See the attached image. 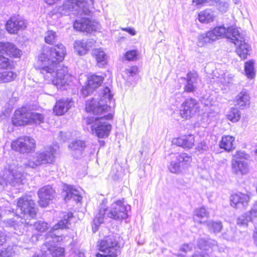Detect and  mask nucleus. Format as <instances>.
<instances>
[{"instance_id": "obj_54", "label": "nucleus", "mask_w": 257, "mask_h": 257, "mask_svg": "<svg viewBox=\"0 0 257 257\" xmlns=\"http://www.w3.org/2000/svg\"><path fill=\"white\" fill-rule=\"evenodd\" d=\"M193 245L191 243L184 244L180 248V250L184 252H188L192 250Z\"/></svg>"}, {"instance_id": "obj_34", "label": "nucleus", "mask_w": 257, "mask_h": 257, "mask_svg": "<svg viewBox=\"0 0 257 257\" xmlns=\"http://www.w3.org/2000/svg\"><path fill=\"white\" fill-rule=\"evenodd\" d=\"M75 51L80 56L84 55L88 51L84 40H76L74 43Z\"/></svg>"}, {"instance_id": "obj_31", "label": "nucleus", "mask_w": 257, "mask_h": 257, "mask_svg": "<svg viewBox=\"0 0 257 257\" xmlns=\"http://www.w3.org/2000/svg\"><path fill=\"white\" fill-rule=\"evenodd\" d=\"M235 138L231 136H223L219 143V147L226 151H230L235 148Z\"/></svg>"}, {"instance_id": "obj_27", "label": "nucleus", "mask_w": 257, "mask_h": 257, "mask_svg": "<svg viewBox=\"0 0 257 257\" xmlns=\"http://www.w3.org/2000/svg\"><path fill=\"white\" fill-rule=\"evenodd\" d=\"M216 17V12L210 9L200 12L198 14V20L202 23L208 24L213 22Z\"/></svg>"}, {"instance_id": "obj_7", "label": "nucleus", "mask_w": 257, "mask_h": 257, "mask_svg": "<svg viewBox=\"0 0 257 257\" xmlns=\"http://www.w3.org/2000/svg\"><path fill=\"white\" fill-rule=\"evenodd\" d=\"M118 242L113 235L104 237L97 241V247L101 252L96 254L97 257H117Z\"/></svg>"}, {"instance_id": "obj_50", "label": "nucleus", "mask_w": 257, "mask_h": 257, "mask_svg": "<svg viewBox=\"0 0 257 257\" xmlns=\"http://www.w3.org/2000/svg\"><path fill=\"white\" fill-rule=\"evenodd\" d=\"M218 9L221 12H226L228 9L229 4L228 3L223 1L217 2L216 4Z\"/></svg>"}, {"instance_id": "obj_61", "label": "nucleus", "mask_w": 257, "mask_h": 257, "mask_svg": "<svg viewBox=\"0 0 257 257\" xmlns=\"http://www.w3.org/2000/svg\"><path fill=\"white\" fill-rule=\"evenodd\" d=\"M206 1V5H214L217 4V2L216 0H205Z\"/></svg>"}, {"instance_id": "obj_63", "label": "nucleus", "mask_w": 257, "mask_h": 257, "mask_svg": "<svg viewBox=\"0 0 257 257\" xmlns=\"http://www.w3.org/2000/svg\"><path fill=\"white\" fill-rule=\"evenodd\" d=\"M46 256L45 253L43 254V255H34L33 257H44Z\"/></svg>"}, {"instance_id": "obj_45", "label": "nucleus", "mask_w": 257, "mask_h": 257, "mask_svg": "<svg viewBox=\"0 0 257 257\" xmlns=\"http://www.w3.org/2000/svg\"><path fill=\"white\" fill-rule=\"evenodd\" d=\"M169 170L173 173L179 174L184 169L177 161H172L168 167Z\"/></svg>"}, {"instance_id": "obj_4", "label": "nucleus", "mask_w": 257, "mask_h": 257, "mask_svg": "<svg viewBox=\"0 0 257 257\" xmlns=\"http://www.w3.org/2000/svg\"><path fill=\"white\" fill-rule=\"evenodd\" d=\"M113 98V95L108 87H105L99 95V98H92L86 103L85 109L87 112L94 114H99L107 112L110 107L107 105Z\"/></svg>"}, {"instance_id": "obj_25", "label": "nucleus", "mask_w": 257, "mask_h": 257, "mask_svg": "<svg viewBox=\"0 0 257 257\" xmlns=\"http://www.w3.org/2000/svg\"><path fill=\"white\" fill-rule=\"evenodd\" d=\"M250 97L247 91L243 89L236 96V105L241 109L248 107L250 103Z\"/></svg>"}, {"instance_id": "obj_53", "label": "nucleus", "mask_w": 257, "mask_h": 257, "mask_svg": "<svg viewBox=\"0 0 257 257\" xmlns=\"http://www.w3.org/2000/svg\"><path fill=\"white\" fill-rule=\"evenodd\" d=\"M196 149L198 151L203 153L208 150V147L205 142H201L197 145Z\"/></svg>"}, {"instance_id": "obj_23", "label": "nucleus", "mask_w": 257, "mask_h": 257, "mask_svg": "<svg viewBox=\"0 0 257 257\" xmlns=\"http://www.w3.org/2000/svg\"><path fill=\"white\" fill-rule=\"evenodd\" d=\"M195 139L192 135L184 136L172 140V144L185 149H190L194 146Z\"/></svg>"}, {"instance_id": "obj_18", "label": "nucleus", "mask_w": 257, "mask_h": 257, "mask_svg": "<svg viewBox=\"0 0 257 257\" xmlns=\"http://www.w3.org/2000/svg\"><path fill=\"white\" fill-rule=\"evenodd\" d=\"M249 200V195L241 192L233 194L230 197L231 206L236 209L246 208Z\"/></svg>"}, {"instance_id": "obj_9", "label": "nucleus", "mask_w": 257, "mask_h": 257, "mask_svg": "<svg viewBox=\"0 0 257 257\" xmlns=\"http://www.w3.org/2000/svg\"><path fill=\"white\" fill-rule=\"evenodd\" d=\"M17 207V210H19L24 217H35L37 209L30 196L25 195L20 197L18 200Z\"/></svg>"}, {"instance_id": "obj_58", "label": "nucleus", "mask_w": 257, "mask_h": 257, "mask_svg": "<svg viewBox=\"0 0 257 257\" xmlns=\"http://www.w3.org/2000/svg\"><path fill=\"white\" fill-rule=\"evenodd\" d=\"M193 3L197 6L206 5L205 0H193Z\"/></svg>"}, {"instance_id": "obj_43", "label": "nucleus", "mask_w": 257, "mask_h": 257, "mask_svg": "<svg viewBox=\"0 0 257 257\" xmlns=\"http://www.w3.org/2000/svg\"><path fill=\"white\" fill-rule=\"evenodd\" d=\"M15 253L13 246L9 245L7 248L0 249V257H13Z\"/></svg>"}, {"instance_id": "obj_5", "label": "nucleus", "mask_w": 257, "mask_h": 257, "mask_svg": "<svg viewBox=\"0 0 257 257\" xmlns=\"http://www.w3.org/2000/svg\"><path fill=\"white\" fill-rule=\"evenodd\" d=\"M56 152L53 146L45 147L43 150L32 155L25 165L27 167L34 169L42 165L52 164L55 161Z\"/></svg>"}, {"instance_id": "obj_17", "label": "nucleus", "mask_w": 257, "mask_h": 257, "mask_svg": "<svg viewBox=\"0 0 257 257\" xmlns=\"http://www.w3.org/2000/svg\"><path fill=\"white\" fill-rule=\"evenodd\" d=\"M38 195L39 198V205L44 207L48 204L50 200L54 198L55 190L50 185L45 186L39 190Z\"/></svg>"}, {"instance_id": "obj_42", "label": "nucleus", "mask_w": 257, "mask_h": 257, "mask_svg": "<svg viewBox=\"0 0 257 257\" xmlns=\"http://www.w3.org/2000/svg\"><path fill=\"white\" fill-rule=\"evenodd\" d=\"M86 145L84 141L76 140L71 143L69 147L73 151H78L80 153L85 148Z\"/></svg>"}, {"instance_id": "obj_13", "label": "nucleus", "mask_w": 257, "mask_h": 257, "mask_svg": "<svg viewBox=\"0 0 257 257\" xmlns=\"http://www.w3.org/2000/svg\"><path fill=\"white\" fill-rule=\"evenodd\" d=\"M11 147L13 150L21 153H29L35 148V141L33 139L26 136L12 142Z\"/></svg>"}, {"instance_id": "obj_62", "label": "nucleus", "mask_w": 257, "mask_h": 257, "mask_svg": "<svg viewBox=\"0 0 257 257\" xmlns=\"http://www.w3.org/2000/svg\"><path fill=\"white\" fill-rule=\"evenodd\" d=\"M253 237L255 244L257 245V226L255 228V230L253 234Z\"/></svg>"}, {"instance_id": "obj_48", "label": "nucleus", "mask_w": 257, "mask_h": 257, "mask_svg": "<svg viewBox=\"0 0 257 257\" xmlns=\"http://www.w3.org/2000/svg\"><path fill=\"white\" fill-rule=\"evenodd\" d=\"M234 76L230 74H224L223 77L221 78V82L223 85L228 86L232 84L233 82Z\"/></svg>"}, {"instance_id": "obj_8", "label": "nucleus", "mask_w": 257, "mask_h": 257, "mask_svg": "<svg viewBox=\"0 0 257 257\" xmlns=\"http://www.w3.org/2000/svg\"><path fill=\"white\" fill-rule=\"evenodd\" d=\"M93 4V0H68L60 6L58 12L63 15H67L70 12H82L84 14L89 15V8Z\"/></svg>"}, {"instance_id": "obj_56", "label": "nucleus", "mask_w": 257, "mask_h": 257, "mask_svg": "<svg viewBox=\"0 0 257 257\" xmlns=\"http://www.w3.org/2000/svg\"><path fill=\"white\" fill-rule=\"evenodd\" d=\"M250 214L253 217H257V201L255 202L250 210Z\"/></svg>"}, {"instance_id": "obj_3", "label": "nucleus", "mask_w": 257, "mask_h": 257, "mask_svg": "<svg viewBox=\"0 0 257 257\" xmlns=\"http://www.w3.org/2000/svg\"><path fill=\"white\" fill-rule=\"evenodd\" d=\"M217 38L225 37L236 47V52L242 59H245L250 50V47L245 41L244 36L236 28L219 26L214 28Z\"/></svg>"}, {"instance_id": "obj_41", "label": "nucleus", "mask_w": 257, "mask_h": 257, "mask_svg": "<svg viewBox=\"0 0 257 257\" xmlns=\"http://www.w3.org/2000/svg\"><path fill=\"white\" fill-rule=\"evenodd\" d=\"M227 118L233 122H237L240 118V112L236 107H232L227 115Z\"/></svg>"}, {"instance_id": "obj_40", "label": "nucleus", "mask_w": 257, "mask_h": 257, "mask_svg": "<svg viewBox=\"0 0 257 257\" xmlns=\"http://www.w3.org/2000/svg\"><path fill=\"white\" fill-rule=\"evenodd\" d=\"M244 71L245 75L248 78L252 79L255 76L253 61L250 60L245 63Z\"/></svg>"}, {"instance_id": "obj_36", "label": "nucleus", "mask_w": 257, "mask_h": 257, "mask_svg": "<svg viewBox=\"0 0 257 257\" xmlns=\"http://www.w3.org/2000/svg\"><path fill=\"white\" fill-rule=\"evenodd\" d=\"M30 115L28 124L44 122V116L42 114L30 110Z\"/></svg>"}, {"instance_id": "obj_11", "label": "nucleus", "mask_w": 257, "mask_h": 257, "mask_svg": "<svg viewBox=\"0 0 257 257\" xmlns=\"http://www.w3.org/2000/svg\"><path fill=\"white\" fill-rule=\"evenodd\" d=\"M24 178L22 168L19 167L16 169H11L7 181L2 178H0V191L3 190L8 183L14 187L20 188V186L24 184Z\"/></svg>"}, {"instance_id": "obj_39", "label": "nucleus", "mask_w": 257, "mask_h": 257, "mask_svg": "<svg viewBox=\"0 0 257 257\" xmlns=\"http://www.w3.org/2000/svg\"><path fill=\"white\" fill-rule=\"evenodd\" d=\"M207 226L209 231L214 233H217L221 230L222 225L221 222L209 221L207 222Z\"/></svg>"}, {"instance_id": "obj_21", "label": "nucleus", "mask_w": 257, "mask_h": 257, "mask_svg": "<svg viewBox=\"0 0 257 257\" xmlns=\"http://www.w3.org/2000/svg\"><path fill=\"white\" fill-rule=\"evenodd\" d=\"M74 104L72 100L69 98H63L56 101L53 108L57 115H62L66 113Z\"/></svg>"}, {"instance_id": "obj_6", "label": "nucleus", "mask_w": 257, "mask_h": 257, "mask_svg": "<svg viewBox=\"0 0 257 257\" xmlns=\"http://www.w3.org/2000/svg\"><path fill=\"white\" fill-rule=\"evenodd\" d=\"M113 118V114L108 113L103 117H90L86 118V124L91 125V131L99 138H106L109 136L111 129V125L104 119L111 120Z\"/></svg>"}, {"instance_id": "obj_29", "label": "nucleus", "mask_w": 257, "mask_h": 257, "mask_svg": "<svg viewBox=\"0 0 257 257\" xmlns=\"http://www.w3.org/2000/svg\"><path fill=\"white\" fill-rule=\"evenodd\" d=\"M217 39L218 38L214 31V29L206 33L200 34L198 36L199 45L200 46H203L204 44L210 43Z\"/></svg>"}, {"instance_id": "obj_1", "label": "nucleus", "mask_w": 257, "mask_h": 257, "mask_svg": "<svg viewBox=\"0 0 257 257\" xmlns=\"http://www.w3.org/2000/svg\"><path fill=\"white\" fill-rule=\"evenodd\" d=\"M66 54L65 46L59 44L46 49L39 57V61L44 65L41 69L44 78L61 90L67 89L72 83V77L68 73L67 67L59 64Z\"/></svg>"}, {"instance_id": "obj_33", "label": "nucleus", "mask_w": 257, "mask_h": 257, "mask_svg": "<svg viewBox=\"0 0 257 257\" xmlns=\"http://www.w3.org/2000/svg\"><path fill=\"white\" fill-rule=\"evenodd\" d=\"M176 161L182 166V168H186L191 163V156L185 153L178 154L176 156Z\"/></svg>"}, {"instance_id": "obj_51", "label": "nucleus", "mask_w": 257, "mask_h": 257, "mask_svg": "<svg viewBox=\"0 0 257 257\" xmlns=\"http://www.w3.org/2000/svg\"><path fill=\"white\" fill-rule=\"evenodd\" d=\"M138 51L136 50H131L125 53V58L127 60H134L137 59Z\"/></svg>"}, {"instance_id": "obj_46", "label": "nucleus", "mask_w": 257, "mask_h": 257, "mask_svg": "<svg viewBox=\"0 0 257 257\" xmlns=\"http://www.w3.org/2000/svg\"><path fill=\"white\" fill-rule=\"evenodd\" d=\"M56 40V35L55 32L53 31L48 30L46 32L45 35V41L49 44H53Z\"/></svg>"}, {"instance_id": "obj_55", "label": "nucleus", "mask_w": 257, "mask_h": 257, "mask_svg": "<svg viewBox=\"0 0 257 257\" xmlns=\"http://www.w3.org/2000/svg\"><path fill=\"white\" fill-rule=\"evenodd\" d=\"M7 234L5 232L0 231V245H3L7 241Z\"/></svg>"}, {"instance_id": "obj_19", "label": "nucleus", "mask_w": 257, "mask_h": 257, "mask_svg": "<svg viewBox=\"0 0 257 257\" xmlns=\"http://www.w3.org/2000/svg\"><path fill=\"white\" fill-rule=\"evenodd\" d=\"M30 115V110L26 107H22L17 109L12 117V123L16 126L28 124Z\"/></svg>"}, {"instance_id": "obj_37", "label": "nucleus", "mask_w": 257, "mask_h": 257, "mask_svg": "<svg viewBox=\"0 0 257 257\" xmlns=\"http://www.w3.org/2000/svg\"><path fill=\"white\" fill-rule=\"evenodd\" d=\"M194 215L195 219L198 221L200 223H202L203 221L201 220L204 218L207 219L209 217V213L205 207H202L195 210Z\"/></svg>"}, {"instance_id": "obj_22", "label": "nucleus", "mask_w": 257, "mask_h": 257, "mask_svg": "<svg viewBox=\"0 0 257 257\" xmlns=\"http://www.w3.org/2000/svg\"><path fill=\"white\" fill-rule=\"evenodd\" d=\"M0 53L15 58H19L22 55V51L9 42H0Z\"/></svg>"}, {"instance_id": "obj_30", "label": "nucleus", "mask_w": 257, "mask_h": 257, "mask_svg": "<svg viewBox=\"0 0 257 257\" xmlns=\"http://www.w3.org/2000/svg\"><path fill=\"white\" fill-rule=\"evenodd\" d=\"M198 80V76L196 73H188L187 75V84L185 86V91L187 92L194 91L197 87Z\"/></svg>"}, {"instance_id": "obj_57", "label": "nucleus", "mask_w": 257, "mask_h": 257, "mask_svg": "<svg viewBox=\"0 0 257 257\" xmlns=\"http://www.w3.org/2000/svg\"><path fill=\"white\" fill-rule=\"evenodd\" d=\"M85 43L86 44L87 49L89 50L94 45L95 41L92 39H89L85 41Z\"/></svg>"}, {"instance_id": "obj_15", "label": "nucleus", "mask_w": 257, "mask_h": 257, "mask_svg": "<svg viewBox=\"0 0 257 257\" xmlns=\"http://www.w3.org/2000/svg\"><path fill=\"white\" fill-rule=\"evenodd\" d=\"M73 214L71 212L65 213L63 216V219L60 220L57 224L51 229L46 235V239H48L49 237L52 239L53 242H58L61 239V237L56 235L53 232L58 229H63L68 227V224L69 223L70 219L72 218Z\"/></svg>"}, {"instance_id": "obj_59", "label": "nucleus", "mask_w": 257, "mask_h": 257, "mask_svg": "<svg viewBox=\"0 0 257 257\" xmlns=\"http://www.w3.org/2000/svg\"><path fill=\"white\" fill-rule=\"evenodd\" d=\"M122 30L128 32L131 35L134 36L136 35V31H135V29L133 28H123Z\"/></svg>"}, {"instance_id": "obj_32", "label": "nucleus", "mask_w": 257, "mask_h": 257, "mask_svg": "<svg viewBox=\"0 0 257 257\" xmlns=\"http://www.w3.org/2000/svg\"><path fill=\"white\" fill-rule=\"evenodd\" d=\"M64 248L57 246L48 247L47 250L44 253L46 256L44 257H64Z\"/></svg>"}, {"instance_id": "obj_20", "label": "nucleus", "mask_w": 257, "mask_h": 257, "mask_svg": "<svg viewBox=\"0 0 257 257\" xmlns=\"http://www.w3.org/2000/svg\"><path fill=\"white\" fill-rule=\"evenodd\" d=\"M96 23L89 19L83 18L75 21L73 27L75 29L81 32L90 33L97 29Z\"/></svg>"}, {"instance_id": "obj_26", "label": "nucleus", "mask_w": 257, "mask_h": 257, "mask_svg": "<svg viewBox=\"0 0 257 257\" xmlns=\"http://www.w3.org/2000/svg\"><path fill=\"white\" fill-rule=\"evenodd\" d=\"M63 190L66 193L64 198V200L66 201L71 199L77 202L81 201L82 197L80 195L79 190L75 188L73 186H67L64 188Z\"/></svg>"}, {"instance_id": "obj_35", "label": "nucleus", "mask_w": 257, "mask_h": 257, "mask_svg": "<svg viewBox=\"0 0 257 257\" xmlns=\"http://www.w3.org/2000/svg\"><path fill=\"white\" fill-rule=\"evenodd\" d=\"M216 245V241L211 239L207 240L201 238L198 240L197 246L201 249L208 250L209 248Z\"/></svg>"}, {"instance_id": "obj_24", "label": "nucleus", "mask_w": 257, "mask_h": 257, "mask_svg": "<svg viewBox=\"0 0 257 257\" xmlns=\"http://www.w3.org/2000/svg\"><path fill=\"white\" fill-rule=\"evenodd\" d=\"M103 81V77L101 76L96 75H92L88 77L87 85L85 88H82L83 93H84V91H87V93L90 91H92L98 87H99L102 83Z\"/></svg>"}, {"instance_id": "obj_28", "label": "nucleus", "mask_w": 257, "mask_h": 257, "mask_svg": "<svg viewBox=\"0 0 257 257\" xmlns=\"http://www.w3.org/2000/svg\"><path fill=\"white\" fill-rule=\"evenodd\" d=\"M92 55L99 67H102L107 64V56L102 49L98 48L93 50Z\"/></svg>"}, {"instance_id": "obj_52", "label": "nucleus", "mask_w": 257, "mask_h": 257, "mask_svg": "<svg viewBox=\"0 0 257 257\" xmlns=\"http://www.w3.org/2000/svg\"><path fill=\"white\" fill-rule=\"evenodd\" d=\"M138 68L137 66L131 67L125 70V73L128 76H134L138 73Z\"/></svg>"}, {"instance_id": "obj_44", "label": "nucleus", "mask_w": 257, "mask_h": 257, "mask_svg": "<svg viewBox=\"0 0 257 257\" xmlns=\"http://www.w3.org/2000/svg\"><path fill=\"white\" fill-rule=\"evenodd\" d=\"M254 217L250 215V212L248 214H245L239 216L237 219V224L243 226H246L249 221H252Z\"/></svg>"}, {"instance_id": "obj_16", "label": "nucleus", "mask_w": 257, "mask_h": 257, "mask_svg": "<svg viewBox=\"0 0 257 257\" xmlns=\"http://www.w3.org/2000/svg\"><path fill=\"white\" fill-rule=\"evenodd\" d=\"M27 219L17 216L16 219H9L7 222L10 227L14 228L15 234L20 235L26 231V229L29 226L31 225L29 224V222L27 221Z\"/></svg>"}, {"instance_id": "obj_2", "label": "nucleus", "mask_w": 257, "mask_h": 257, "mask_svg": "<svg viewBox=\"0 0 257 257\" xmlns=\"http://www.w3.org/2000/svg\"><path fill=\"white\" fill-rule=\"evenodd\" d=\"M127 209L130 206L124 205L121 200H117L112 203L110 208L108 209L105 205H101L98 213L94 217L92 225V231L95 233L98 230L100 225L105 221L107 218L115 220H121L127 217Z\"/></svg>"}, {"instance_id": "obj_60", "label": "nucleus", "mask_w": 257, "mask_h": 257, "mask_svg": "<svg viewBox=\"0 0 257 257\" xmlns=\"http://www.w3.org/2000/svg\"><path fill=\"white\" fill-rule=\"evenodd\" d=\"M192 257H209V255L207 254V253H205L204 252H202L201 253H195Z\"/></svg>"}, {"instance_id": "obj_49", "label": "nucleus", "mask_w": 257, "mask_h": 257, "mask_svg": "<svg viewBox=\"0 0 257 257\" xmlns=\"http://www.w3.org/2000/svg\"><path fill=\"white\" fill-rule=\"evenodd\" d=\"M10 66V62L8 58L0 55V69H6Z\"/></svg>"}, {"instance_id": "obj_47", "label": "nucleus", "mask_w": 257, "mask_h": 257, "mask_svg": "<svg viewBox=\"0 0 257 257\" xmlns=\"http://www.w3.org/2000/svg\"><path fill=\"white\" fill-rule=\"evenodd\" d=\"M34 227L35 229L39 232H44L49 227L47 223L43 221H39L35 223Z\"/></svg>"}, {"instance_id": "obj_38", "label": "nucleus", "mask_w": 257, "mask_h": 257, "mask_svg": "<svg viewBox=\"0 0 257 257\" xmlns=\"http://www.w3.org/2000/svg\"><path fill=\"white\" fill-rule=\"evenodd\" d=\"M16 76V74L11 71L0 73V83L11 82L14 80Z\"/></svg>"}, {"instance_id": "obj_64", "label": "nucleus", "mask_w": 257, "mask_h": 257, "mask_svg": "<svg viewBox=\"0 0 257 257\" xmlns=\"http://www.w3.org/2000/svg\"><path fill=\"white\" fill-rule=\"evenodd\" d=\"M223 237L228 240L231 239L232 238L231 236H226V234L225 233L223 234Z\"/></svg>"}, {"instance_id": "obj_12", "label": "nucleus", "mask_w": 257, "mask_h": 257, "mask_svg": "<svg viewBox=\"0 0 257 257\" xmlns=\"http://www.w3.org/2000/svg\"><path fill=\"white\" fill-rule=\"evenodd\" d=\"M199 103L196 99L187 98L180 106V115L183 118L189 119L199 112Z\"/></svg>"}, {"instance_id": "obj_14", "label": "nucleus", "mask_w": 257, "mask_h": 257, "mask_svg": "<svg viewBox=\"0 0 257 257\" xmlns=\"http://www.w3.org/2000/svg\"><path fill=\"white\" fill-rule=\"evenodd\" d=\"M26 27V21L19 16L11 17L6 24V30L11 34H16L19 31L25 30Z\"/></svg>"}, {"instance_id": "obj_10", "label": "nucleus", "mask_w": 257, "mask_h": 257, "mask_svg": "<svg viewBox=\"0 0 257 257\" xmlns=\"http://www.w3.org/2000/svg\"><path fill=\"white\" fill-rule=\"evenodd\" d=\"M248 155L243 152H238L236 157L231 161V170L233 173L238 175H244L249 171V166L246 159Z\"/></svg>"}]
</instances>
